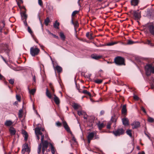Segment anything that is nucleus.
<instances>
[{
	"label": "nucleus",
	"instance_id": "obj_1",
	"mask_svg": "<svg viewBox=\"0 0 154 154\" xmlns=\"http://www.w3.org/2000/svg\"><path fill=\"white\" fill-rule=\"evenodd\" d=\"M146 74L147 76H150L151 73L154 74V66L151 64H147L145 66Z\"/></svg>",
	"mask_w": 154,
	"mask_h": 154
},
{
	"label": "nucleus",
	"instance_id": "obj_2",
	"mask_svg": "<svg viewBox=\"0 0 154 154\" xmlns=\"http://www.w3.org/2000/svg\"><path fill=\"white\" fill-rule=\"evenodd\" d=\"M125 61L124 58L120 56H117L114 59V62L118 65H125Z\"/></svg>",
	"mask_w": 154,
	"mask_h": 154
},
{
	"label": "nucleus",
	"instance_id": "obj_3",
	"mask_svg": "<svg viewBox=\"0 0 154 154\" xmlns=\"http://www.w3.org/2000/svg\"><path fill=\"white\" fill-rule=\"evenodd\" d=\"M145 26L147 30L152 35H154V23H148Z\"/></svg>",
	"mask_w": 154,
	"mask_h": 154
},
{
	"label": "nucleus",
	"instance_id": "obj_4",
	"mask_svg": "<svg viewBox=\"0 0 154 154\" xmlns=\"http://www.w3.org/2000/svg\"><path fill=\"white\" fill-rule=\"evenodd\" d=\"M49 144L47 140H45L41 143L38 145V153L40 154L41 153L42 146V147L47 149Z\"/></svg>",
	"mask_w": 154,
	"mask_h": 154
},
{
	"label": "nucleus",
	"instance_id": "obj_5",
	"mask_svg": "<svg viewBox=\"0 0 154 154\" xmlns=\"http://www.w3.org/2000/svg\"><path fill=\"white\" fill-rule=\"evenodd\" d=\"M40 51V49L36 47H32L30 48V54L32 57H35L38 55L39 54Z\"/></svg>",
	"mask_w": 154,
	"mask_h": 154
},
{
	"label": "nucleus",
	"instance_id": "obj_6",
	"mask_svg": "<svg viewBox=\"0 0 154 154\" xmlns=\"http://www.w3.org/2000/svg\"><path fill=\"white\" fill-rule=\"evenodd\" d=\"M112 133L116 136H119L124 134L125 130L122 128H118L114 131Z\"/></svg>",
	"mask_w": 154,
	"mask_h": 154
},
{
	"label": "nucleus",
	"instance_id": "obj_7",
	"mask_svg": "<svg viewBox=\"0 0 154 154\" xmlns=\"http://www.w3.org/2000/svg\"><path fill=\"white\" fill-rule=\"evenodd\" d=\"M133 16L134 19L137 20V22L139 23V21L140 20L141 17L140 12H139V10L137 11H134Z\"/></svg>",
	"mask_w": 154,
	"mask_h": 154
},
{
	"label": "nucleus",
	"instance_id": "obj_8",
	"mask_svg": "<svg viewBox=\"0 0 154 154\" xmlns=\"http://www.w3.org/2000/svg\"><path fill=\"white\" fill-rule=\"evenodd\" d=\"M152 10L151 8H148L145 11V12L146 16L149 18L153 19H154V14H152Z\"/></svg>",
	"mask_w": 154,
	"mask_h": 154
},
{
	"label": "nucleus",
	"instance_id": "obj_9",
	"mask_svg": "<svg viewBox=\"0 0 154 154\" xmlns=\"http://www.w3.org/2000/svg\"><path fill=\"white\" fill-rule=\"evenodd\" d=\"M63 126L66 130L68 133H70V134H72V133L71 131L70 128L67 125V123L65 121H63Z\"/></svg>",
	"mask_w": 154,
	"mask_h": 154
},
{
	"label": "nucleus",
	"instance_id": "obj_10",
	"mask_svg": "<svg viewBox=\"0 0 154 154\" xmlns=\"http://www.w3.org/2000/svg\"><path fill=\"white\" fill-rule=\"evenodd\" d=\"M131 125L132 126V128L133 129L137 128L140 127V123L137 121L133 122Z\"/></svg>",
	"mask_w": 154,
	"mask_h": 154
},
{
	"label": "nucleus",
	"instance_id": "obj_11",
	"mask_svg": "<svg viewBox=\"0 0 154 154\" xmlns=\"http://www.w3.org/2000/svg\"><path fill=\"white\" fill-rule=\"evenodd\" d=\"M122 121L123 125L125 126H128L129 125V120L127 118H124L122 119Z\"/></svg>",
	"mask_w": 154,
	"mask_h": 154
},
{
	"label": "nucleus",
	"instance_id": "obj_12",
	"mask_svg": "<svg viewBox=\"0 0 154 154\" xmlns=\"http://www.w3.org/2000/svg\"><path fill=\"white\" fill-rule=\"evenodd\" d=\"M71 23L74 25V28L75 31H76L77 28L79 26V24L77 21H74L73 18H72L71 21Z\"/></svg>",
	"mask_w": 154,
	"mask_h": 154
},
{
	"label": "nucleus",
	"instance_id": "obj_13",
	"mask_svg": "<svg viewBox=\"0 0 154 154\" xmlns=\"http://www.w3.org/2000/svg\"><path fill=\"white\" fill-rule=\"evenodd\" d=\"M35 134H38V135H43L42 133L41 132V128L39 127H37L35 129Z\"/></svg>",
	"mask_w": 154,
	"mask_h": 154
},
{
	"label": "nucleus",
	"instance_id": "obj_14",
	"mask_svg": "<svg viewBox=\"0 0 154 154\" xmlns=\"http://www.w3.org/2000/svg\"><path fill=\"white\" fill-rule=\"evenodd\" d=\"M143 43L145 44L151 46L153 47L154 45L152 42V41L150 40L149 39H146L143 42Z\"/></svg>",
	"mask_w": 154,
	"mask_h": 154
},
{
	"label": "nucleus",
	"instance_id": "obj_15",
	"mask_svg": "<svg viewBox=\"0 0 154 154\" xmlns=\"http://www.w3.org/2000/svg\"><path fill=\"white\" fill-rule=\"evenodd\" d=\"M54 101L55 103L57 105H59L60 103V101L59 98L55 95H54Z\"/></svg>",
	"mask_w": 154,
	"mask_h": 154
},
{
	"label": "nucleus",
	"instance_id": "obj_16",
	"mask_svg": "<svg viewBox=\"0 0 154 154\" xmlns=\"http://www.w3.org/2000/svg\"><path fill=\"white\" fill-rule=\"evenodd\" d=\"M54 66L55 70L57 71L58 73H60L62 72L63 69L61 66L58 65L55 67H54Z\"/></svg>",
	"mask_w": 154,
	"mask_h": 154
},
{
	"label": "nucleus",
	"instance_id": "obj_17",
	"mask_svg": "<svg viewBox=\"0 0 154 154\" xmlns=\"http://www.w3.org/2000/svg\"><path fill=\"white\" fill-rule=\"evenodd\" d=\"M139 1V0H131V4L132 5L136 6L138 5Z\"/></svg>",
	"mask_w": 154,
	"mask_h": 154
},
{
	"label": "nucleus",
	"instance_id": "obj_18",
	"mask_svg": "<svg viewBox=\"0 0 154 154\" xmlns=\"http://www.w3.org/2000/svg\"><path fill=\"white\" fill-rule=\"evenodd\" d=\"M26 11H24L21 13V18L22 20H26L27 18V15L26 14Z\"/></svg>",
	"mask_w": 154,
	"mask_h": 154
},
{
	"label": "nucleus",
	"instance_id": "obj_19",
	"mask_svg": "<svg viewBox=\"0 0 154 154\" xmlns=\"http://www.w3.org/2000/svg\"><path fill=\"white\" fill-rule=\"evenodd\" d=\"M95 134H96L95 133L93 132L89 133L88 136L87 138L92 140Z\"/></svg>",
	"mask_w": 154,
	"mask_h": 154
},
{
	"label": "nucleus",
	"instance_id": "obj_20",
	"mask_svg": "<svg viewBox=\"0 0 154 154\" xmlns=\"http://www.w3.org/2000/svg\"><path fill=\"white\" fill-rule=\"evenodd\" d=\"M9 131L11 135H14L15 134L16 131L13 127H11Z\"/></svg>",
	"mask_w": 154,
	"mask_h": 154
},
{
	"label": "nucleus",
	"instance_id": "obj_21",
	"mask_svg": "<svg viewBox=\"0 0 154 154\" xmlns=\"http://www.w3.org/2000/svg\"><path fill=\"white\" fill-rule=\"evenodd\" d=\"M91 57L96 60H98L101 58L102 56L100 55H98L96 54H93L91 55Z\"/></svg>",
	"mask_w": 154,
	"mask_h": 154
},
{
	"label": "nucleus",
	"instance_id": "obj_22",
	"mask_svg": "<svg viewBox=\"0 0 154 154\" xmlns=\"http://www.w3.org/2000/svg\"><path fill=\"white\" fill-rule=\"evenodd\" d=\"M98 128L100 130H101L102 129L105 127V125L103 123H100V122H98L97 124Z\"/></svg>",
	"mask_w": 154,
	"mask_h": 154
},
{
	"label": "nucleus",
	"instance_id": "obj_23",
	"mask_svg": "<svg viewBox=\"0 0 154 154\" xmlns=\"http://www.w3.org/2000/svg\"><path fill=\"white\" fill-rule=\"evenodd\" d=\"M46 95L49 99H51V94L48 90V88H47L46 89Z\"/></svg>",
	"mask_w": 154,
	"mask_h": 154
},
{
	"label": "nucleus",
	"instance_id": "obj_24",
	"mask_svg": "<svg viewBox=\"0 0 154 154\" xmlns=\"http://www.w3.org/2000/svg\"><path fill=\"white\" fill-rule=\"evenodd\" d=\"M122 112L123 114H125L127 113L126 105H123L122 109Z\"/></svg>",
	"mask_w": 154,
	"mask_h": 154
},
{
	"label": "nucleus",
	"instance_id": "obj_25",
	"mask_svg": "<svg viewBox=\"0 0 154 154\" xmlns=\"http://www.w3.org/2000/svg\"><path fill=\"white\" fill-rule=\"evenodd\" d=\"M12 124L13 122L10 120H6L5 123V125L7 126H10Z\"/></svg>",
	"mask_w": 154,
	"mask_h": 154
},
{
	"label": "nucleus",
	"instance_id": "obj_26",
	"mask_svg": "<svg viewBox=\"0 0 154 154\" xmlns=\"http://www.w3.org/2000/svg\"><path fill=\"white\" fill-rule=\"evenodd\" d=\"M23 134L24 136V140L25 141H26L28 139V135L27 133L25 131H23Z\"/></svg>",
	"mask_w": 154,
	"mask_h": 154
},
{
	"label": "nucleus",
	"instance_id": "obj_27",
	"mask_svg": "<svg viewBox=\"0 0 154 154\" xmlns=\"http://www.w3.org/2000/svg\"><path fill=\"white\" fill-rule=\"evenodd\" d=\"M82 93L88 95L90 97H92L91 94L86 90H84L82 91Z\"/></svg>",
	"mask_w": 154,
	"mask_h": 154
},
{
	"label": "nucleus",
	"instance_id": "obj_28",
	"mask_svg": "<svg viewBox=\"0 0 154 154\" xmlns=\"http://www.w3.org/2000/svg\"><path fill=\"white\" fill-rule=\"evenodd\" d=\"M132 130L128 129L126 131V133L127 135H129L130 137H132V134L131 133Z\"/></svg>",
	"mask_w": 154,
	"mask_h": 154
},
{
	"label": "nucleus",
	"instance_id": "obj_29",
	"mask_svg": "<svg viewBox=\"0 0 154 154\" xmlns=\"http://www.w3.org/2000/svg\"><path fill=\"white\" fill-rule=\"evenodd\" d=\"M59 23L58 22L57 20H56L55 22V23H54V26L55 28L58 29V27L59 26Z\"/></svg>",
	"mask_w": 154,
	"mask_h": 154
},
{
	"label": "nucleus",
	"instance_id": "obj_30",
	"mask_svg": "<svg viewBox=\"0 0 154 154\" xmlns=\"http://www.w3.org/2000/svg\"><path fill=\"white\" fill-rule=\"evenodd\" d=\"M60 36L62 40L64 41L65 40V36L63 32H60Z\"/></svg>",
	"mask_w": 154,
	"mask_h": 154
},
{
	"label": "nucleus",
	"instance_id": "obj_31",
	"mask_svg": "<svg viewBox=\"0 0 154 154\" xmlns=\"http://www.w3.org/2000/svg\"><path fill=\"white\" fill-rule=\"evenodd\" d=\"M118 43V42H109V43H108L107 44V45L108 46H110L112 45H114L116 44H117Z\"/></svg>",
	"mask_w": 154,
	"mask_h": 154
},
{
	"label": "nucleus",
	"instance_id": "obj_32",
	"mask_svg": "<svg viewBox=\"0 0 154 154\" xmlns=\"http://www.w3.org/2000/svg\"><path fill=\"white\" fill-rule=\"evenodd\" d=\"M50 146L51 147V151L52 153L53 154H54L55 153V148L51 144H50Z\"/></svg>",
	"mask_w": 154,
	"mask_h": 154
},
{
	"label": "nucleus",
	"instance_id": "obj_33",
	"mask_svg": "<svg viewBox=\"0 0 154 154\" xmlns=\"http://www.w3.org/2000/svg\"><path fill=\"white\" fill-rule=\"evenodd\" d=\"M50 21L48 17L45 20L44 23L46 26L48 25V23L50 22Z\"/></svg>",
	"mask_w": 154,
	"mask_h": 154
},
{
	"label": "nucleus",
	"instance_id": "obj_34",
	"mask_svg": "<svg viewBox=\"0 0 154 154\" xmlns=\"http://www.w3.org/2000/svg\"><path fill=\"white\" fill-rule=\"evenodd\" d=\"M78 114L80 116L82 115H85V114H86L85 112L82 111H78Z\"/></svg>",
	"mask_w": 154,
	"mask_h": 154
},
{
	"label": "nucleus",
	"instance_id": "obj_35",
	"mask_svg": "<svg viewBox=\"0 0 154 154\" xmlns=\"http://www.w3.org/2000/svg\"><path fill=\"white\" fill-rule=\"evenodd\" d=\"M103 82V80L101 79H97V80H95L94 82L98 84H101Z\"/></svg>",
	"mask_w": 154,
	"mask_h": 154
},
{
	"label": "nucleus",
	"instance_id": "obj_36",
	"mask_svg": "<svg viewBox=\"0 0 154 154\" xmlns=\"http://www.w3.org/2000/svg\"><path fill=\"white\" fill-rule=\"evenodd\" d=\"M147 120L148 122H149L152 123L154 122V119L153 118L151 117H148Z\"/></svg>",
	"mask_w": 154,
	"mask_h": 154
},
{
	"label": "nucleus",
	"instance_id": "obj_37",
	"mask_svg": "<svg viewBox=\"0 0 154 154\" xmlns=\"http://www.w3.org/2000/svg\"><path fill=\"white\" fill-rule=\"evenodd\" d=\"M111 120L112 122H116V121L117 118L115 115L112 117Z\"/></svg>",
	"mask_w": 154,
	"mask_h": 154
},
{
	"label": "nucleus",
	"instance_id": "obj_38",
	"mask_svg": "<svg viewBox=\"0 0 154 154\" xmlns=\"http://www.w3.org/2000/svg\"><path fill=\"white\" fill-rule=\"evenodd\" d=\"M23 147L24 149L26 150L28 152L29 150V146L27 144H25L23 146Z\"/></svg>",
	"mask_w": 154,
	"mask_h": 154
},
{
	"label": "nucleus",
	"instance_id": "obj_39",
	"mask_svg": "<svg viewBox=\"0 0 154 154\" xmlns=\"http://www.w3.org/2000/svg\"><path fill=\"white\" fill-rule=\"evenodd\" d=\"M78 12V11H74L72 13V18H73V19H74V18H73V17L76 14H77V13Z\"/></svg>",
	"mask_w": 154,
	"mask_h": 154
},
{
	"label": "nucleus",
	"instance_id": "obj_40",
	"mask_svg": "<svg viewBox=\"0 0 154 154\" xmlns=\"http://www.w3.org/2000/svg\"><path fill=\"white\" fill-rule=\"evenodd\" d=\"M4 51L6 53L7 55L9 56V52H10L9 50L8 49V48L5 49H4Z\"/></svg>",
	"mask_w": 154,
	"mask_h": 154
},
{
	"label": "nucleus",
	"instance_id": "obj_41",
	"mask_svg": "<svg viewBox=\"0 0 154 154\" xmlns=\"http://www.w3.org/2000/svg\"><path fill=\"white\" fill-rule=\"evenodd\" d=\"M38 4L40 6L42 7L43 6V4L42 0H38Z\"/></svg>",
	"mask_w": 154,
	"mask_h": 154
},
{
	"label": "nucleus",
	"instance_id": "obj_42",
	"mask_svg": "<svg viewBox=\"0 0 154 154\" xmlns=\"http://www.w3.org/2000/svg\"><path fill=\"white\" fill-rule=\"evenodd\" d=\"M16 99L19 102L20 101H21V97L20 96L18 95H16Z\"/></svg>",
	"mask_w": 154,
	"mask_h": 154
},
{
	"label": "nucleus",
	"instance_id": "obj_43",
	"mask_svg": "<svg viewBox=\"0 0 154 154\" xmlns=\"http://www.w3.org/2000/svg\"><path fill=\"white\" fill-rule=\"evenodd\" d=\"M28 32L32 35V36H33L32 35V33H33L32 32L29 26H28Z\"/></svg>",
	"mask_w": 154,
	"mask_h": 154
},
{
	"label": "nucleus",
	"instance_id": "obj_44",
	"mask_svg": "<svg viewBox=\"0 0 154 154\" xmlns=\"http://www.w3.org/2000/svg\"><path fill=\"white\" fill-rule=\"evenodd\" d=\"M135 43V42H134L132 41H131V40H129L128 41L127 44L128 45H131V44H132Z\"/></svg>",
	"mask_w": 154,
	"mask_h": 154
},
{
	"label": "nucleus",
	"instance_id": "obj_45",
	"mask_svg": "<svg viewBox=\"0 0 154 154\" xmlns=\"http://www.w3.org/2000/svg\"><path fill=\"white\" fill-rule=\"evenodd\" d=\"M35 92V89H31L30 91V93L31 94L33 95Z\"/></svg>",
	"mask_w": 154,
	"mask_h": 154
},
{
	"label": "nucleus",
	"instance_id": "obj_46",
	"mask_svg": "<svg viewBox=\"0 0 154 154\" xmlns=\"http://www.w3.org/2000/svg\"><path fill=\"white\" fill-rule=\"evenodd\" d=\"M93 34L92 33H90L89 35V39H92L94 38V37L93 36Z\"/></svg>",
	"mask_w": 154,
	"mask_h": 154
},
{
	"label": "nucleus",
	"instance_id": "obj_47",
	"mask_svg": "<svg viewBox=\"0 0 154 154\" xmlns=\"http://www.w3.org/2000/svg\"><path fill=\"white\" fill-rule=\"evenodd\" d=\"M9 82L10 84L13 85L14 83V79H10L9 80Z\"/></svg>",
	"mask_w": 154,
	"mask_h": 154
},
{
	"label": "nucleus",
	"instance_id": "obj_48",
	"mask_svg": "<svg viewBox=\"0 0 154 154\" xmlns=\"http://www.w3.org/2000/svg\"><path fill=\"white\" fill-rule=\"evenodd\" d=\"M56 125L58 127H60L62 125V124L59 121L57 122L56 123Z\"/></svg>",
	"mask_w": 154,
	"mask_h": 154
},
{
	"label": "nucleus",
	"instance_id": "obj_49",
	"mask_svg": "<svg viewBox=\"0 0 154 154\" xmlns=\"http://www.w3.org/2000/svg\"><path fill=\"white\" fill-rule=\"evenodd\" d=\"M0 56L3 59V60L6 63L7 65H8V63H7V61L1 55H0Z\"/></svg>",
	"mask_w": 154,
	"mask_h": 154
},
{
	"label": "nucleus",
	"instance_id": "obj_50",
	"mask_svg": "<svg viewBox=\"0 0 154 154\" xmlns=\"http://www.w3.org/2000/svg\"><path fill=\"white\" fill-rule=\"evenodd\" d=\"M73 107L75 109H77L78 108V105L76 103H75L73 105Z\"/></svg>",
	"mask_w": 154,
	"mask_h": 154
},
{
	"label": "nucleus",
	"instance_id": "obj_51",
	"mask_svg": "<svg viewBox=\"0 0 154 154\" xmlns=\"http://www.w3.org/2000/svg\"><path fill=\"white\" fill-rule=\"evenodd\" d=\"M111 123H108L107 125V128L108 129H110L111 128Z\"/></svg>",
	"mask_w": 154,
	"mask_h": 154
},
{
	"label": "nucleus",
	"instance_id": "obj_52",
	"mask_svg": "<svg viewBox=\"0 0 154 154\" xmlns=\"http://www.w3.org/2000/svg\"><path fill=\"white\" fill-rule=\"evenodd\" d=\"M44 135H42L41 136V142H42L43 141H44Z\"/></svg>",
	"mask_w": 154,
	"mask_h": 154
},
{
	"label": "nucleus",
	"instance_id": "obj_53",
	"mask_svg": "<svg viewBox=\"0 0 154 154\" xmlns=\"http://www.w3.org/2000/svg\"><path fill=\"white\" fill-rule=\"evenodd\" d=\"M40 70H42V68H43V70H44V65L42 64L40 66Z\"/></svg>",
	"mask_w": 154,
	"mask_h": 154
},
{
	"label": "nucleus",
	"instance_id": "obj_54",
	"mask_svg": "<svg viewBox=\"0 0 154 154\" xmlns=\"http://www.w3.org/2000/svg\"><path fill=\"white\" fill-rule=\"evenodd\" d=\"M75 85H76V89L77 90H78V89H79V87H80L79 85V84H77L76 83V82H75Z\"/></svg>",
	"mask_w": 154,
	"mask_h": 154
},
{
	"label": "nucleus",
	"instance_id": "obj_55",
	"mask_svg": "<svg viewBox=\"0 0 154 154\" xmlns=\"http://www.w3.org/2000/svg\"><path fill=\"white\" fill-rule=\"evenodd\" d=\"M89 35L90 33L89 32H88L86 33V36L89 39Z\"/></svg>",
	"mask_w": 154,
	"mask_h": 154
},
{
	"label": "nucleus",
	"instance_id": "obj_56",
	"mask_svg": "<svg viewBox=\"0 0 154 154\" xmlns=\"http://www.w3.org/2000/svg\"><path fill=\"white\" fill-rule=\"evenodd\" d=\"M46 149V148H43L42 147V153L44 154V152H45V150L46 149Z\"/></svg>",
	"mask_w": 154,
	"mask_h": 154
},
{
	"label": "nucleus",
	"instance_id": "obj_57",
	"mask_svg": "<svg viewBox=\"0 0 154 154\" xmlns=\"http://www.w3.org/2000/svg\"><path fill=\"white\" fill-rule=\"evenodd\" d=\"M4 27L3 26H0V32H2L3 28Z\"/></svg>",
	"mask_w": 154,
	"mask_h": 154
},
{
	"label": "nucleus",
	"instance_id": "obj_58",
	"mask_svg": "<svg viewBox=\"0 0 154 154\" xmlns=\"http://www.w3.org/2000/svg\"><path fill=\"white\" fill-rule=\"evenodd\" d=\"M105 113V112L103 110H102L100 112V115H103Z\"/></svg>",
	"mask_w": 154,
	"mask_h": 154
},
{
	"label": "nucleus",
	"instance_id": "obj_59",
	"mask_svg": "<svg viewBox=\"0 0 154 154\" xmlns=\"http://www.w3.org/2000/svg\"><path fill=\"white\" fill-rule=\"evenodd\" d=\"M141 109L144 113H146V111L145 109L143 107H142L141 108Z\"/></svg>",
	"mask_w": 154,
	"mask_h": 154
},
{
	"label": "nucleus",
	"instance_id": "obj_60",
	"mask_svg": "<svg viewBox=\"0 0 154 154\" xmlns=\"http://www.w3.org/2000/svg\"><path fill=\"white\" fill-rule=\"evenodd\" d=\"M26 151H27L26 150L23 148L22 150V152L23 154Z\"/></svg>",
	"mask_w": 154,
	"mask_h": 154
},
{
	"label": "nucleus",
	"instance_id": "obj_61",
	"mask_svg": "<svg viewBox=\"0 0 154 154\" xmlns=\"http://www.w3.org/2000/svg\"><path fill=\"white\" fill-rule=\"evenodd\" d=\"M1 23L3 24V27H5V21L4 20H2L1 22Z\"/></svg>",
	"mask_w": 154,
	"mask_h": 154
},
{
	"label": "nucleus",
	"instance_id": "obj_62",
	"mask_svg": "<svg viewBox=\"0 0 154 154\" xmlns=\"http://www.w3.org/2000/svg\"><path fill=\"white\" fill-rule=\"evenodd\" d=\"M50 34H51L52 35H53L54 36L57 38H58V36H56V35H54L52 33H50Z\"/></svg>",
	"mask_w": 154,
	"mask_h": 154
},
{
	"label": "nucleus",
	"instance_id": "obj_63",
	"mask_svg": "<svg viewBox=\"0 0 154 154\" xmlns=\"http://www.w3.org/2000/svg\"><path fill=\"white\" fill-rule=\"evenodd\" d=\"M32 37H33V39H34V40L35 41V42L37 43H38V40L37 39V38H35L34 37H33V36Z\"/></svg>",
	"mask_w": 154,
	"mask_h": 154
},
{
	"label": "nucleus",
	"instance_id": "obj_64",
	"mask_svg": "<svg viewBox=\"0 0 154 154\" xmlns=\"http://www.w3.org/2000/svg\"><path fill=\"white\" fill-rule=\"evenodd\" d=\"M72 140L75 142H76V139L74 137H72Z\"/></svg>",
	"mask_w": 154,
	"mask_h": 154
}]
</instances>
